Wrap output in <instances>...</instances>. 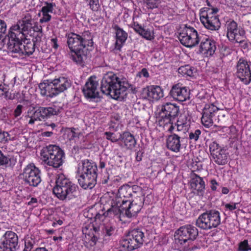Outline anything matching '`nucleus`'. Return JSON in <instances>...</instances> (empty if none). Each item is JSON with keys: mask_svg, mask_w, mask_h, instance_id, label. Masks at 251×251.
I'll use <instances>...</instances> for the list:
<instances>
[{"mask_svg": "<svg viewBox=\"0 0 251 251\" xmlns=\"http://www.w3.org/2000/svg\"><path fill=\"white\" fill-rule=\"evenodd\" d=\"M67 43L70 50L69 55L74 62L83 66L86 60L88 50L87 47H91L93 42L92 36L89 31L80 34L73 32L66 34Z\"/></svg>", "mask_w": 251, "mask_h": 251, "instance_id": "f257e3e1", "label": "nucleus"}, {"mask_svg": "<svg viewBox=\"0 0 251 251\" xmlns=\"http://www.w3.org/2000/svg\"><path fill=\"white\" fill-rule=\"evenodd\" d=\"M128 87L129 84L126 81L120 78L117 74L110 72L103 76L100 88L102 93L117 100L124 98Z\"/></svg>", "mask_w": 251, "mask_h": 251, "instance_id": "f03ea898", "label": "nucleus"}, {"mask_svg": "<svg viewBox=\"0 0 251 251\" xmlns=\"http://www.w3.org/2000/svg\"><path fill=\"white\" fill-rule=\"evenodd\" d=\"M19 28V25H13L10 27L8 34V42L6 43V47L12 52L28 56L31 55L35 50V44L28 41L26 42L24 41V44H23L25 34L17 30Z\"/></svg>", "mask_w": 251, "mask_h": 251, "instance_id": "7ed1b4c3", "label": "nucleus"}, {"mask_svg": "<svg viewBox=\"0 0 251 251\" xmlns=\"http://www.w3.org/2000/svg\"><path fill=\"white\" fill-rule=\"evenodd\" d=\"M98 167L97 164L88 159L81 161L77 171L78 181L84 189H92L97 183Z\"/></svg>", "mask_w": 251, "mask_h": 251, "instance_id": "20e7f679", "label": "nucleus"}, {"mask_svg": "<svg viewBox=\"0 0 251 251\" xmlns=\"http://www.w3.org/2000/svg\"><path fill=\"white\" fill-rule=\"evenodd\" d=\"M78 187L63 174L58 176L53 188L54 195L60 201H69L77 197Z\"/></svg>", "mask_w": 251, "mask_h": 251, "instance_id": "39448f33", "label": "nucleus"}, {"mask_svg": "<svg viewBox=\"0 0 251 251\" xmlns=\"http://www.w3.org/2000/svg\"><path fill=\"white\" fill-rule=\"evenodd\" d=\"M139 189L138 186H133L132 187L128 185H124L119 188L118 190V196L111 201V207L106 211V216L114 217L118 216L120 214L121 204L123 203V201H130L129 199L132 196V193L135 194L134 190Z\"/></svg>", "mask_w": 251, "mask_h": 251, "instance_id": "423d86ee", "label": "nucleus"}, {"mask_svg": "<svg viewBox=\"0 0 251 251\" xmlns=\"http://www.w3.org/2000/svg\"><path fill=\"white\" fill-rule=\"evenodd\" d=\"M177 237L175 238L176 243L183 247L184 251H190L194 247L191 245L192 242L198 235L197 228L191 225H186L180 227L176 232Z\"/></svg>", "mask_w": 251, "mask_h": 251, "instance_id": "0eeeda50", "label": "nucleus"}, {"mask_svg": "<svg viewBox=\"0 0 251 251\" xmlns=\"http://www.w3.org/2000/svg\"><path fill=\"white\" fill-rule=\"evenodd\" d=\"M41 156L46 164L58 168L64 163L65 153L59 147L50 145L43 150Z\"/></svg>", "mask_w": 251, "mask_h": 251, "instance_id": "6e6552de", "label": "nucleus"}, {"mask_svg": "<svg viewBox=\"0 0 251 251\" xmlns=\"http://www.w3.org/2000/svg\"><path fill=\"white\" fill-rule=\"evenodd\" d=\"M220 223V213L217 210H210L203 213L199 216L196 221V225L205 230L216 227Z\"/></svg>", "mask_w": 251, "mask_h": 251, "instance_id": "1a4fd4ad", "label": "nucleus"}, {"mask_svg": "<svg viewBox=\"0 0 251 251\" xmlns=\"http://www.w3.org/2000/svg\"><path fill=\"white\" fill-rule=\"evenodd\" d=\"M202 36V34H199L194 27L185 25L180 30L178 39L184 46L192 48L198 44Z\"/></svg>", "mask_w": 251, "mask_h": 251, "instance_id": "9d476101", "label": "nucleus"}, {"mask_svg": "<svg viewBox=\"0 0 251 251\" xmlns=\"http://www.w3.org/2000/svg\"><path fill=\"white\" fill-rule=\"evenodd\" d=\"M217 8H205L200 13V20L204 26L211 30H217L221 23L217 15Z\"/></svg>", "mask_w": 251, "mask_h": 251, "instance_id": "9b49d317", "label": "nucleus"}, {"mask_svg": "<svg viewBox=\"0 0 251 251\" xmlns=\"http://www.w3.org/2000/svg\"><path fill=\"white\" fill-rule=\"evenodd\" d=\"M21 176L25 184L32 187H37L42 181L41 171L33 163L24 168Z\"/></svg>", "mask_w": 251, "mask_h": 251, "instance_id": "f8f14e48", "label": "nucleus"}, {"mask_svg": "<svg viewBox=\"0 0 251 251\" xmlns=\"http://www.w3.org/2000/svg\"><path fill=\"white\" fill-rule=\"evenodd\" d=\"M143 201L142 197L139 196L135 198L132 201H123V203L120 206V214L116 216L120 218L124 211H125V214L128 218H130L135 216L142 208L143 204Z\"/></svg>", "mask_w": 251, "mask_h": 251, "instance_id": "ddd939ff", "label": "nucleus"}, {"mask_svg": "<svg viewBox=\"0 0 251 251\" xmlns=\"http://www.w3.org/2000/svg\"><path fill=\"white\" fill-rule=\"evenodd\" d=\"M18 248V237L12 231H7L0 241V251H16Z\"/></svg>", "mask_w": 251, "mask_h": 251, "instance_id": "4468645a", "label": "nucleus"}, {"mask_svg": "<svg viewBox=\"0 0 251 251\" xmlns=\"http://www.w3.org/2000/svg\"><path fill=\"white\" fill-rule=\"evenodd\" d=\"M141 95L143 99L150 101H155L164 97V91L158 85H148L142 89Z\"/></svg>", "mask_w": 251, "mask_h": 251, "instance_id": "2eb2a0df", "label": "nucleus"}, {"mask_svg": "<svg viewBox=\"0 0 251 251\" xmlns=\"http://www.w3.org/2000/svg\"><path fill=\"white\" fill-rule=\"evenodd\" d=\"M236 67L237 76L245 84H249L251 82V72L249 63L247 60L240 59Z\"/></svg>", "mask_w": 251, "mask_h": 251, "instance_id": "dca6fc26", "label": "nucleus"}, {"mask_svg": "<svg viewBox=\"0 0 251 251\" xmlns=\"http://www.w3.org/2000/svg\"><path fill=\"white\" fill-rule=\"evenodd\" d=\"M226 26L227 30L226 36L229 41L234 42L244 37L245 31L237 23L233 20H229L226 22Z\"/></svg>", "mask_w": 251, "mask_h": 251, "instance_id": "f3484780", "label": "nucleus"}, {"mask_svg": "<svg viewBox=\"0 0 251 251\" xmlns=\"http://www.w3.org/2000/svg\"><path fill=\"white\" fill-rule=\"evenodd\" d=\"M219 108L213 103L206 104L203 108L201 121L205 127H209L213 124L216 114Z\"/></svg>", "mask_w": 251, "mask_h": 251, "instance_id": "a211bd4d", "label": "nucleus"}, {"mask_svg": "<svg viewBox=\"0 0 251 251\" xmlns=\"http://www.w3.org/2000/svg\"><path fill=\"white\" fill-rule=\"evenodd\" d=\"M99 83L95 77H90L83 88L85 97L91 99H99L100 93L98 87Z\"/></svg>", "mask_w": 251, "mask_h": 251, "instance_id": "6ab92c4d", "label": "nucleus"}, {"mask_svg": "<svg viewBox=\"0 0 251 251\" xmlns=\"http://www.w3.org/2000/svg\"><path fill=\"white\" fill-rule=\"evenodd\" d=\"M190 89L183 87L179 84L174 85L169 93V95L174 100L179 101H185L190 98Z\"/></svg>", "mask_w": 251, "mask_h": 251, "instance_id": "aec40b11", "label": "nucleus"}, {"mask_svg": "<svg viewBox=\"0 0 251 251\" xmlns=\"http://www.w3.org/2000/svg\"><path fill=\"white\" fill-rule=\"evenodd\" d=\"M130 27H132L136 33L147 40H151L154 38L153 31L150 28H145L144 27L142 26L138 22L135 21L134 17L133 18V22L130 25Z\"/></svg>", "mask_w": 251, "mask_h": 251, "instance_id": "412c9836", "label": "nucleus"}, {"mask_svg": "<svg viewBox=\"0 0 251 251\" xmlns=\"http://www.w3.org/2000/svg\"><path fill=\"white\" fill-rule=\"evenodd\" d=\"M200 49L202 53L207 55H212L215 52L216 47L215 42L202 35L200 40Z\"/></svg>", "mask_w": 251, "mask_h": 251, "instance_id": "4be33fe9", "label": "nucleus"}, {"mask_svg": "<svg viewBox=\"0 0 251 251\" xmlns=\"http://www.w3.org/2000/svg\"><path fill=\"white\" fill-rule=\"evenodd\" d=\"M55 6V4L53 3L45 2V5L42 7L40 12L38 14L39 16L41 14L42 15V17L39 20L41 24L48 23L50 21L51 19L50 13H53Z\"/></svg>", "mask_w": 251, "mask_h": 251, "instance_id": "5701e85b", "label": "nucleus"}, {"mask_svg": "<svg viewBox=\"0 0 251 251\" xmlns=\"http://www.w3.org/2000/svg\"><path fill=\"white\" fill-rule=\"evenodd\" d=\"M52 81L57 95L66 90L71 86V80L64 76L55 78Z\"/></svg>", "mask_w": 251, "mask_h": 251, "instance_id": "b1692460", "label": "nucleus"}, {"mask_svg": "<svg viewBox=\"0 0 251 251\" xmlns=\"http://www.w3.org/2000/svg\"><path fill=\"white\" fill-rule=\"evenodd\" d=\"M167 147L170 150L178 152L181 148L180 137L176 133L169 135L166 140Z\"/></svg>", "mask_w": 251, "mask_h": 251, "instance_id": "393cba45", "label": "nucleus"}, {"mask_svg": "<svg viewBox=\"0 0 251 251\" xmlns=\"http://www.w3.org/2000/svg\"><path fill=\"white\" fill-rule=\"evenodd\" d=\"M121 246L127 251H132L140 247L142 245L129 232L121 242Z\"/></svg>", "mask_w": 251, "mask_h": 251, "instance_id": "a878e982", "label": "nucleus"}, {"mask_svg": "<svg viewBox=\"0 0 251 251\" xmlns=\"http://www.w3.org/2000/svg\"><path fill=\"white\" fill-rule=\"evenodd\" d=\"M39 88L42 96L52 98L57 96L52 81L48 80L40 83Z\"/></svg>", "mask_w": 251, "mask_h": 251, "instance_id": "bb28decb", "label": "nucleus"}, {"mask_svg": "<svg viewBox=\"0 0 251 251\" xmlns=\"http://www.w3.org/2000/svg\"><path fill=\"white\" fill-rule=\"evenodd\" d=\"M176 118L171 117L167 115L160 113V117L158 120V125L165 130L172 132L175 128L173 123L175 122Z\"/></svg>", "mask_w": 251, "mask_h": 251, "instance_id": "cd10ccee", "label": "nucleus"}, {"mask_svg": "<svg viewBox=\"0 0 251 251\" xmlns=\"http://www.w3.org/2000/svg\"><path fill=\"white\" fill-rule=\"evenodd\" d=\"M25 118L26 120L29 119L28 121L29 125H33L35 122L43 120L40 107L36 110L33 107L29 108Z\"/></svg>", "mask_w": 251, "mask_h": 251, "instance_id": "c85d7f7f", "label": "nucleus"}, {"mask_svg": "<svg viewBox=\"0 0 251 251\" xmlns=\"http://www.w3.org/2000/svg\"><path fill=\"white\" fill-rule=\"evenodd\" d=\"M114 28L116 36L115 49L120 50L127 39V33L117 25H115Z\"/></svg>", "mask_w": 251, "mask_h": 251, "instance_id": "c756f323", "label": "nucleus"}, {"mask_svg": "<svg viewBox=\"0 0 251 251\" xmlns=\"http://www.w3.org/2000/svg\"><path fill=\"white\" fill-rule=\"evenodd\" d=\"M179 107L176 104L166 102L161 106V113L167 115L171 117L176 118L179 112Z\"/></svg>", "mask_w": 251, "mask_h": 251, "instance_id": "7c9ffc66", "label": "nucleus"}, {"mask_svg": "<svg viewBox=\"0 0 251 251\" xmlns=\"http://www.w3.org/2000/svg\"><path fill=\"white\" fill-rule=\"evenodd\" d=\"M120 141L122 143L121 146L127 149H133L136 144L134 137L128 132H125L120 135Z\"/></svg>", "mask_w": 251, "mask_h": 251, "instance_id": "2f4dec72", "label": "nucleus"}, {"mask_svg": "<svg viewBox=\"0 0 251 251\" xmlns=\"http://www.w3.org/2000/svg\"><path fill=\"white\" fill-rule=\"evenodd\" d=\"M191 187L194 194L202 196L205 188V183L201 177L198 176L191 181Z\"/></svg>", "mask_w": 251, "mask_h": 251, "instance_id": "473e14b6", "label": "nucleus"}, {"mask_svg": "<svg viewBox=\"0 0 251 251\" xmlns=\"http://www.w3.org/2000/svg\"><path fill=\"white\" fill-rule=\"evenodd\" d=\"M43 119L50 117L51 116L57 115L62 110V107L56 105L50 107H40Z\"/></svg>", "mask_w": 251, "mask_h": 251, "instance_id": "72a5a7b5", "label": "nucleus"}, {"mask_svg": "<svg viewBox=\"0 0 251 251\" xmlns=\"http://www.w3.org/2000/svg\"><path fill=\"white\" fill-rule=\"evenodd\" d=\"M32 19L29 14H26L21 21H19L16 25H19V28L17 30L20 32H23L22 30H27L29 26L32 25Z\"/></svg>", "mask_w": 251, "mask_h": 251, "instance_id": "f704fd0d", "label": "nucleus"}, {"mask_svg": "<svg viewBox=\"0 0 251 251\" xmlns=\"http://www.w3.org/2000/svg\"><path fill=\"white\" fill-rule=\"evenodd\" d=\"M212 157L214 161L218 165H224L227 162L228 154L224 149L220 150L217 153L213 155Z\"/></svg>", "mask_w": 251, "mask_h": 251, "instance_id": "c9c22d12", "label": "nucleus"}, {"mask_svg": "<svg viewBox=\"0 0 251 251\" xmlns=\"http://www.w3.org/2000/svg\"><path fill=\"white\" fill-rule=\"evenodd\" d=\"M6 31V24L3 20H0V50L2 49L5 43L8 42V34L5 36Z\"/></svg>", "mask_w": 251, "mask_h": 251, "instance_id": "e433bc0d", "label": "nucleus"}, {"mask_svg": "<svg viewBox=\"0 0 251 251\" xmlns=\"http://www.w3.org/2000/svg\"><path fill=\"white\" fill-rule=\"evenodd\" d=\"M17 162L16 158L14 157L8 155L4 156L0 151V166L5 165L6 167H12Z\"/></svg>", "mask_w": 251, "mask_h": 251, "instance_id": "4c0bfd02", "label": "nucleus"}, {"mask_svg": "<svg viewBox=\"0 0 251 251\" xmlns=\"http://www.w3.org/2000/svg\"><path fill=\"white\" fill-rule=\"evenodd\" d=\"M178 73L182 75L183 76H194L196 73L195 68L189 65H186L181 66L179 68Z\"/></svg>", "mask_w": 251, "mask_h": 251, "instance_id": "58836bf2", "label": "nucleus"}, {"mask_svg": "<svg viewBox=\"0 0 251 251\" xmlns=\"http://www.w3.org/2000/svg\"><path fill=\"white\" fill-rule=\"evenodd\" d=\"M8 85L3 84H0V97L6 100H13L14 96L9 92Z\"/></svg>", "mask_w": 251, "mask_h": 251, "instance_id": "ea45409f", "label": "nucleus"}, {"mask_svg": "<svg viewBox=\"0 0 251 251\" xmlns=\"http://www.w3.org/2000/svg\"><path fill=\"white\" fill-rule=\"evenodd\" d=\"M129 232L139 243L143 245L145 237L144 233L140 229H134Z\"/></svg>", "mask_w": 251, "mask_h": 251, "instance_id": "a19ab883", "label": "nucleus"}, {"mask_svg": "<svg viewBox=\"0 0 251 251\" xmlns=\"http://www.w3.org/2000/svg\"><path fill=\"white\" fill-rule=\"evenodd\" d=\"M65 134L67 135L69 140H74L75 138H79L80 132H78V129L75 128H69L66 129Z\"/></svg>", "mask_w": 251, "mask_h": 251, "instance_id": "79ce46f5", "label": "nucleus"}, {"mask_svg": "<svg viewBox=\"0 0 251 251\" xmlns=\"http://www.w3.org/2000/svg\"><path fill=\"white\" fill-rule=\"evenodd\" d=\"M223 149V148H222L216 142H212L209 145V150L211 156L217 153V152L219 151L220 150H222Z\"/></svg>", "mask_w": 251, "mask_h": 251, "instance_id": "37998d69", "label": "nucleus"}, {"mask_svg": "<svg viewBox=\"0 0 251 251\" xmlns=\"http://www.w3.org/2000/svg\"><path fill=\"white\" fill-rule=\"evenodd\" d=\"M102 231L105 236H110L113 235L115 231V227L111 225L104 226Z\"/></svg>", "mask_w": 251, "mask_h": 251, "instance_id": "c03bdc74", "label": "nucleus"}, {"mask_svg": "<svg viewBox=\"0 0 251 251\" xmlns=\"http://www.w3.org/2000/svg\"><path fill=\"white\" fill-rule=\"evenodd\" d=\"M235 42L239 43L240 47L244 49H248L250 45V43L246 39L245 35H244V37L240 38L239 40H237Z\"/></svg>", "mask_w": 251, "mask_h": 251, "instance_id": "a18cd8bd", "label": "nucleus"}, {"mask_svg": "<svg viewBox=\"0 0 251 251\" xmlns=\"http://www.w3.org/2000/svg\"><path fill=\"white\" fill-rule=\"evenodd\" d=\"M201 134V131L200 129H196L194 131H191L189 133V139L194 141H197L200 135Z\"/></svg>", "mask_w": 251, "mask_h": 251, "instance_id": "49530a36", "label": "nucleus"}, {"mask_svg": "<svg viewBox=\"0 0 251 251\" xmlns=\"http://www.w3.org/2000/svg\"><path fill=\"white\" fill-rule=\"evenodd\" d=\"M105 135H106V138L112 142H116L119 140H120V137H118L117 135L113 133L106 132H105Z\"/></svg>", "mask_w": 251, "mask_h": 251, "instance_id": "de8ad7c7", "label": "nucleus"}, {"mask_svg": "<svg viewBox=\"0 0 251 251\" xmlns=\"http://www.w3.org/2000/svg\"><path fill=\"white\" fill-rule=\"evenodd\" d=\"M239 250L240 251H248L249 250H251V248H250L249 245L248 240H245L240 243Z\"/></svg>", "mask_w": 251, "mask_h": 251, "instance_id": "09e8293b", "label": "nucleus"}, {"mask_svg": "<svg viewBox=\"0 0 251 251\" xmlns=\"http://www.w3.org/2000/svg\"><path fill=\"white\" fill-rule=\"evenodd\" d=\"M89 2L90 8L93 11H97L99 9V0H86Z\"/></svg>", "mask_w": 251, "mask_h": 251, "instance_id": "8fccbe9b", "label": "nucleus"}, {"mask_svg": "<svg viewBox=\"0 0 251 251\" xmlns=\"http://www.w3.org/2000/svg\"><path fill=\"white\" fill-rule=\"evenodd\" d=\"M23 106L21 104H19L17 106L14 111V116L15 118H17L20 116L22 113V109Z\"/></svg>", "mask_w": 251, "mask_h": 251, "instance_id": "3c124183", "label": "nucleus"}, {"mask_svg": "<svg viewBox=\"0 0 251 251\" xmlns=\"http://www.w3.org/2000/svg\"><path fill=\"white\" fill-rule=\"evenodd\" d=\"M137 76L139 77H144L145 78H148L150 76V75L147 69L146 68H143L137 74Z\"/></svg>", "mask_w": 251, "mask_h": 251, "instance_id": "603ef678", "label": "nucleus"}, {"mask_svg": "<svg viewBox=\"0 0 251 251\" xmlns=\"http://www.w3.org/2000/svg\"><path fill=\"white\" fill-rule=\"evenodd\" d=\"M158 1L159 0H148L147 5L149 8L151 9L157 7Z\"/></svg>", "mask_w": 251, "mask_h": 251, "instance_id": "864d4df0", "label": "nucleus"}, {"mask_svg": "<svg viewBox=\"0 0 251 251\" xmlns=\"http://www.w3.org/2000/svg\"><path fill=\"white\" fill-rule=\"evenodd\" d=\"M238 204V203H226L225 204V207L229 210H233L237 208L236 205Z\"/></svg>", "mask_w": 251, "mask_h": 251, "instance_id": "5fc2aeb1", "label": "nucleus"}, {"mask_svg": "<svg viewBox=\"0 0 251 251\" xmlns=\"http://www.w3.org/2000/svg\"><path fill=\"white\" fill-rule=\"evenodd\" d=\"M33 248V245L30 241L25 242V247L23 251H30Z\"/></svg>", "mask_w": 251, "mask_h": 251, "instance_id": "6e6d98bb", "label": "nucleus"}, {"mask_svg": "<svg viewBox=\"0 0 251 251\" xmlns=\"http://www.w3.org/2000/svg\"><path fill=\"white\" fill-rule=\"evenodd\" d=\"M51 46L53 48L56 49L58 47V45L57 44V39L56 38H52L50 40Z\"/></svg>", "mask_w": 251, "mask_h": 251, "instance_id": "4d7b16f0", "label": "nucleus"}, {"mask_svg": "<svg viewBox=\"0 0 251 251\" xmlns=\"http://www.w3.org/2000/svg\"><path fill=\"white\" fill-rule=\"evenodd\" d=\"M175 128L173 130H175V131H182L183 130L184 126L183 125H175L174 126Z\"/></svg>", "mask_w": 251, "mask_h": 251, "instance_id": "13d9d810", "label": "nucleus"}, {"mask_svg": "<svg viewBox=\"0 0 251 251\" xmlns=\"http://www.w3.org/2000/svg\"><path fill=\"white\" fill-rule=\"evenodd\" d=\"M211 182V189L213 191H215L217 189L216 186L218 185V183L217 182L216 180L215 179H212L210 181Z\"/></svg>", "mask_w": 251, "mask_h": 251, "instance_id": "bf43d9fd", "label": "nucleus"}, {"mask_svg": "<svg viewBox=\"0 0 251 251\" xmlns=\"http://www.w3.org/2000/svg\"><path fill=\"white\" fill-rule=\"evenodd\" d=\"M136 159L137 161H140L142 160L141 153L139 152H137Z\"/></svg>", "mask_w": 251, "mask_h": 251, "instance_id": "052dcab7", "label": "nucleus"}, {"mask_svg": "<svg viewBox=\"0 0 251 251\" xmlns=\"http://www.w3.org/2000/svg\"><path fill=\"white\" fill-rule=\"evenodd\" d=\"M52 134V132L51 131H45L43 133V135L46 137H50Z\"/></svg>", "mask_w": 251, "mask_h": 251, "instance_id": "680f3d73", "label": "nucleus"}, {"mask_svg": "<svg viewBox=\"0 0 251 251\" xmlns=\"http://www.w3.org/2000/svg\"><path fill=\"white\" fill-rule=\"evenodd\" d=\"M37 200L36 198H32L30 200V201L28 202V204H32L34 203H37Z\"/></svg>", "mask_w": 251, "mask_h": 251, "instance_id": "e2e57ef3", "label": "nucleus"}, {"mask_svg": "<svg viewBox=\"0 0 251 251\" xmlns=\"http://www.w3.org/2000/svg\"><path fill=\"white\" fill-rule=\"evenodd\" d=\"M105 166V163L104 161L101 160V159L100 160L99 167L101 169L104 168Z\"/></svg>", "mask_w": 251, "mask_h": 251, "instance_id": "0e129e2a", "label": "nucleus"}, {"mask_svg": "<svg viewBox=\"0 0 251 251\" xmlns=\"http://www.w3.org/2000/svg\"><path fill=\"white\" fill-rule=\"evenodd\" d=\"M222 192L224 194H227L229 192V190L226 187H223L222 189Z\"/></svg>", "mask_w": 251, "mask_h": 251, "instance_id": "69168bd1", "label": "nucleus"}, {"mask_svg": "<svg viewBox=\"0 0 251 251\" xmlns=\"http://www.w3.org/2000/svg\"><path fill=\"white\" fill-rule=\"evenodd\" d=\"M91 240H92V241L94 243V244H95L98 240V238L95 234H94Z\"/></svg>", "mask_w": 251, "mask_h": 251, "instance_id": "338daca9", "label": "nucleus"}, {"mask_svg": "<svg viewBox=\"0 0 251 251\" xmlns=\"http://www.w3.org/2000/svg\"><path fill=\"white\" fill-rule=\"evenodd\" d=\"M92 227L95 233L98 232V231L99 230V229H100V228L99 227H95V226H92Z\"/></svg>", "mask_w": 251, "mask_h": 251, "instance_id": "774afa93", "label": "nucleus"}]
</instances>
